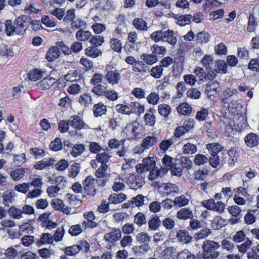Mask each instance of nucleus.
I'll list each match as a JSON object with an SVG mask.
<instances>
[{"mask_svg": "<svg viewBox=\"0 0 259 259\" xmlns=\"http://www.w3.org/2000/svg\"><path fill=\"white\" fill-rule=\"evenodd\" d=\"M122 133L129 140H139L145 135V127L142 124L134 121L128 123Z\"/></svg>", "mask_w": 259, "mask_h": 259, "instance_id": "f257e3e1", "label": "nucleus"}, {"mask_svg": "<svg viewBox=\"0 0 259 259\" xmlns=\"http://www.w3.org/2000/svg\"><path fill=\"white\" fill-rule=\"evenodd\" d=\"M221 247L219 242L213 240L207 239L203 242L202 245V256L204 259H215L220 255L218 249Z\"/></svg>", "mask_w": 259, "mask_h": 259, "instance_id": "f03ea898", "label": "nucleus"}, {"mask_svg": "<svg viewBox=\"0 0 259 259\" xmlns=\"http://www.w3.org/2000/svg\"><path fill=\"white\" fill-rule=\"evenodd\" d=\"M155 185L158 188L161 189L160 192L163 196H172L179 192L178 187L172 183H162L156 182Z\"/></svg>", "mask_w": 259, "mask_h": 259, "instance_id": "7ed1b4c3", "label": "nucleus"}, {"mask_svg": "<svg viewBox=\"0 0 259 259\" xmlns=\"http://www.w3.org/2000/svg\"><path fill=\"white\" fill-rule=\"evenodd\" d=\"M201 203L206 209L213 210L218 213H222L225 208V204L223 202L220 201H215L213 199L204 200Z\"/></svg>", "mask_w": 259, "mask_h": 259, "instance_id": "20e7f679", "label": "nucleus"}, {"mask_svg": "<svg viewBox=\"0 0 259 259\" xmlns=\"http://www.w3.org/2000/svg\"><path fill=\"white\" fill-rule=\"evenodd\" d=\"M155 161L153 157H147L142 160L141 163L138 164L136 166V169L138 173H143L145 171H150L155 167Z\"/></svg>", "mask_w": 259, "mask_h": 259, "instance_id": "39448f33", "label": "nucleus"}, {"mask_svg": "<svg viewBox=\"0 0 259 259\" xmlns=\"http://www.w3.org/2000/svg\"><path fill=\"white\" fill-rule=\"evenodd\" d=\"M126 183L132 189L137 190L141 188L145 183L144 179L139 175H130L127 178Z\"/></svg>", "mask_w": 259, "mask_h": 259, "instance_id": "423d86ee", "label": "nucleus"}, {"mask_svg": "<svg viewBox=\"0 0 259 259\" xmlns=\"http://www.w3.org/2000/svg\"><path fill=\"white\" fill-rule=\"evenodd\" d=\"M83 189L88 195H94L96 192L95 179L92 176H88L83 181Z\"/></svg>", "mask_w": 259, "mask_h": 259, "instance_id": "0eeeda50", "label": "nucleus"}, {"mask_svg": "<svg viewBox=\"0 0 259 259\" xmlns=\"http://www.w3.org/2000/svg\"><path fill=\"white\" fill-rule=\"evenodd\" d=\"M30 17L23 15L17 19V35H23L28 28Z\"/></svg>", "mask_w": 259, "mask_h": 259, "instance_id": "6e6552de", "label": "nucleus"}, {"mask_svg": "<svg viewBox=\"0 0 259 259\" xmlns=\"http://www.w3.org/2000/svg\"><path fill=\"white\" fill-rule=\"evenodd\" d=\"M105 78L109 84L114 85L119 83L121 76L120 72L117 70L114 69L107 71Z\"/></svg>", "mask_w": 259, "mask_h": 259, "instance_id": "1a4fd4ad", "label": "nucleus"}, {"mask_svg": "<svg viewBox=\"0 0 259 259\" xmlns=\"http://www.w3.org/2000/svg\"><path fill=\"white\" fill-rule=\"evenodd\" d=\"M83 217L87 221H83L82 225L85 229L94 228L97 226V223L94 221L95 215L92 211H86L83 213Z\"/></svg>", "mask_w": 259, "mask_h": 259, "instance_id": "9d476101", "label": "nucleus"}, {"mask_svg": "<svg viewBox=\"0 0 259 259\" xmlns=\"http://www.w3.org/2000/svg\"><path fill=\"white\" fill-rule=\"evenodd\" d=\"M70 125L77 130L85 129L88 128V125L78 115H73L69 119Z\"/></svg>", "mask_w": 259, "mask_h": 259, "instance_id": "9b49d317", "label": "nucleus"}, {"mask_svg": "<svg viewBox=\"0 0 259 259\" xmlns=\"http://www.w3.org/2000/svg\"><path fill=\"white\" fill-rule=\"evenodd\" d=\"M121 237V232L120 229L113 228L109 233L104 235V239L109 242L113 243L119 240Z\"/></svg>", "mask_w": 259, "mask_h": 259, "instance_id": "f8f14e48", "label": "nucleus"}, {"mask_svg": "<svg viewBox=\"0 0 259 259\" xmlns=\"http://www.w3.org/2000/svg\"><path fill=\"white\" fill-rule=\"evenodd\" d=\"M245 145L249 148L256 147L259 143V137L257 135L250 133L246 135L244 138Z\"/></svg>", "mask_w": 259, "mask_h": 259, "instance_id": "ddd939ff", "label": "nucleus"}, {"mask_svg": "<svg viewBox=\"0 0 259 259\" xmlns=\"http://www.w3.org/2000/svg\"><path fill=\"white\" fill-rule=\"evenodd\" d=\"M238 94V91L236 89L228 88L222 92V100L223 102L227 103L228 101L237 97Z\"/></svg>", "mask_w": 259, "mask_h": 259, "instance_id": "4468645a", "label": "nucleus"}, {"mask_svg": "<svg viewBox=\"0 0 259 259\" xmlns=\"http://www.w3.org/2000/svg\"><path fill=\"white\" fill-rule=\"evenodd\" d=\"M150 171L148 179L150 181L154 180L158 177H162L167 172L166 168H158L155 166Z\"/></svg>", "mask_w": 259, "mask_h": 259, "instance_id": "2eb2a0df", "label": "nucleus"}, {"mask_svg": "<svg viewBox=\"0 0 259 259\" xmlns=\"http://www.w3.org/2000/svg\"><path fill=\"white\" fill-rule=\"evenodd\" d=\"M155 110L154 109H149L145 114L144 119L145 124L149 126H153L156 123V117L155 116Z\"/></svg>", "mask_w": 259, "mask_h": 259, "instance_id": "dca6fc26", "label": "nucleus"}, {"mask_svg": "<svg viewBox=\"0 0 259 259\" xmlns=\"http://www.w3.org/2000/svg\"><path fill=\"white\" fill-rule=\"evenodd\" d=\"M163 41H165L172 46L177 44V37L172 30L164 31Z\"/></svg>", "mask_w": 259, "mask_h": 259, "instance_id": "f3484780", "label": "nucleus"}, {"mask_svg": "<svg viewBox=\"0 0 259 259\" xmlns=\"http://www.w3.org/2000/svg\"><path fill=\"white\" fill-rule=\"evenodd\" d=\"M60 54V49L57 46H53L51 47L47 51L46 58L48 61L51 62L57 59Z\"/></svg>", "mask_w": 259, "mask_h": 259, "instance_id": "a211bd4d", "label": "nucleus"}, {"mask_svg": "<svg viewBox=\"0 0 259 259\" xmlns=\"http://www.w3.org/2000/svg\"><path fill=\"white\" fill-rule=\"evenodd\" d=\"M112 157V153L110 152L109 149L107 148L103 152L99 153L96 155V160L101 164H106Z\"/></svg>", "mask_w": 259, "mask_h": 259, "instance_id": "6ab92c4d", "label": "nucleus"}, {"mask_svg": "<svg viewBox=\"0 0 259 259\" xmlns=\"http://www.w3.org/2000/svg\"><path fill=\"white\" fill-rule=\"evenodd\" d=\"M220 91V84L218 81L210 83L206 87V94L208 97L214 96Z\"/></svg>", "mask_w": 259, "mask_h": 259, "instance_id": "aec40b11", "label": "nucleus"}, {"mask_svg": "<svg viewBox=\"0 0 259 259\" xmlns=\"http://www.w3.org/2000/svg\"><path fill=\"white\" fill-rule=\"evenodd\" d=\"M177 238L178 240L185 244L190 243L192 237L189 234V233L185 230H180L177 233Z\"/></svg>", "mask_w": 259, "mask_h": 259, "instance_id": "412c9836", "label": "nucleus"}, {"mask_svg": "<svg viewBox=\"0 0 259 259\" xmlns=\"http://www.w3.org/2000/svg\"><path fill=\"white\" fill-rule=\"evenodd\" d=\"M193 213L190 208H183L179 210L177 213V217L181 220L192 219Z\"/></svg>", "mask_w": 259, "mask_h": 259, "instance_id": "4be33fe9", "label": "nucleus"}, {"mask_svg": "<svg viewBox=\"0 0 259 259\" xmlns=\"http://www.w3.org/2000/svg\"><path fill=\"white\" fill-rule=\"evenodd\" d=\"M55 79L52 77H46L37 82V86L42 90H48L55 83Z\"/></svg>", "mask_w": 259, "mask_h": 259, "instance_id": "5701e85b", "label": "nucleus"}, {"mask_svg": "<svg viewBox=\"0 0 259 259\" xmlns=\"http://www.w3.org/2000/svg\"><path fill=\"white\" fill-rule=\"evenodd\" d=\"M16 24V19L13 22L12 20L9 19L5 21L4 24L5 25V31L7 36H10L14 35L15 32V27L14 25Z\"/></svg>", "mask_w": 259, "mask_h": 259, "instance_id": "b1692460", "label": "nucleus"}, {"mask_svg": "<svg viewBox=\"0 0 259 259\" xmlns=\"http://www.w3.org/2000/svg\"><path fill=\"white\" fill-rule=\"evenodd\" d=\"M92 36V33L89 30L80 29L77 31L75 34L76 39L79 41H87L90 40Z\"/></svg>", "mask_w": 259, "mask_h": 259, "instance_id": "393cba45", "label": "nucleus"}, {"mask_svg": "<svg viewBox=\"0 0 259 259\" xmlns=\"http://www.w3.org/2000/svg\"><path fill=\"white\" fill-rule=\"evenodd\" d=\"M126 198V196L124 193H113L109 196L108 200L110 203L118 204L122 202Z\"/></svg>", "mask_w": 259, "mask_h": 259, "instance_id": "a878e982", "label": "nucleus"}, {"mask_svg": "<svg viewBox=\"0 0 259 259\" xmlns=\"http://www.w3.org/2000/svg\"><path fill=\"white\" fill-rule=\"evenodd\" d=\"M149 201L147 196H144L142 194H138L136 197L133 198L132 203L136 206L140 207L143 205H147Z\"/></svg>", "mask_w": 259, "mask_h": 259, "instance_id": "bb28decb", "label": "nucleus"}, {"mask_svg": "<svg viewBox=\"0 0 259 259\" xmlns=\"http://www.w3.org/2000/svg\"><path fill=\"white\" fill-rule=\"evenodd\" d=\"M141 59L144 62L149 65H152L153 64L156 63L158 61V58L155 55L152 54H143L141 56Z\"/></svg>", "mask_w": 259, "mask_h": 259, "instance_id": "cd10ccee", "label": "nucleus"}, {"mask_svg": "<svg viewBox=\"0 0 259 259\" xmlns=\"http://www.w3.org/2000/svg\"><path fill=\"white\" fill-rule=\"evenodd\" d=\"M158 138L154 136H148L142 140V143L144 146L149 149L158 142Z\"/></svg>", "mask_w": 259, "mask_h": 259, "instance_id": "c85d7f7f", "label": "nucleus"}, {"mask_svg": "<svg viewBox=\"0 0 259 259\" xmlns=\"http://www.w3.org/2000/svg\"><path fill=\"white\" fill-rule=\"evenodd\" d=\"M80 78L79 72L76 69L70 70L65 75L64 78L67 81L73 82L78 81Z\"/></svg>", "mask_w": 259, "mask_h": 259, "instance_id": "c756f323", "label": "nucleus"}, {"mask_svg": "<svg viewBox=\"0 0 259 259\" xmlns=\"http://www.w3.org/2000/svg\"><path fill=\"white\" fill-rule=\"evenodd\" d=\"M94 114L95 117H99L105 114L107 112L106 106L100 102L94 105Z\"/></svg>", "mask_w": 259, "mask_h": 259, "instance_id": "7c9ffc66", "label": "nucleus"}, {"mask_svg": "<svg viewBox=\"0 0 259 259\" xmlns=\"http://www.w3.org/2000/svg\"><path fill=\"white\" fill-rule=\"evenodd\" d=\"M227 222L225 219L221 216L215 217L211 223V227L214 230H218L226 226Z\"/></svg>", "mask_w": 259, "mask_h": 259, "instance_id": "2f4dec72", "label": "nucleus"}, {"mask_svg": "<svg viewBox=\"0 0 259 259\" xmlns=\"http://www.w3.org/2000/svg\"><path fill=\"white\" fill-rule=\"evenodd\" d=\"M54 162V160L52 158H44L36 163L34 167L36 169L42 170L47 167L53 165Z\"/></svg>", "mask_w": 259, "mask_h": 259, "instance_id": "473e14b6", "label": "nucleus"}, {"mask_svg": "<svg viewBox=\"0 0 259 259\" xmlns=\"http://www.w3.org/2000/svg\"><path fill=\"white\" fill-rule=\"evenodd\" d=\"M119 38L114 37L112 38L110 41L109 44L111 48L115 52L120 53L121 51L122 43Z\"/></svg>", "mask_w": 259, "mask_h": 259, "instance_id": "72a5a7b5", "label": "nucleus"}, {"mask_svg": "<svg viewBox=\"0 0 259 259\" xmlns=\"http://www.w3.org/2000/svg\"><path fill=\"white\" fill-rule=\"evenodd\" d=\"M171 111L170 106L166 104H161L158 106V112L162 117L167 118Z\"/></svg>", "mask_w": 259, "mask_h": 259, "instance_id": "f704fd0d", "label": "nucleus"}, {"mask_svg": "<svg viewBox=\"0 0 259 259\" xmlns=\"http://www.w3.org/2000/svg\"><path fill=\"white\" fill-rule=\"evenodd\" d=\"M53 242V238L51 234L49 233H44L42 234L40 240L36 242V244L38 246H40L42 244H50Z\"/></svg>", "mask_w": 259, "mask_h": 259, "instance_id": "c9c22d12", "label": "nucleus"}, {"mask_svg": "<svg viewBox=\"0 0 259 259\" xmlns=\"http://www.w3.org/2000/svg\"><path fill=\"white\" fill-rule=\"evenodd\" d=\"M127 28L124 24H120L114 31L113 35L118 38H123L126 35Z\"/></svg>", "mask_w": 259, "mask_h": 259, "instance_id": "e433bc0d", "label": "nucleus"}, {"mask_svg": "<svg viewBox=\"0 0 259 259\" xmlns=\"http://www.w3.org/2000/svg\"><path fill=\"white\" fill-rule=\"evenodd\" d=\"M15 193L12 190L5 191L3 195V203L5 206H9L10 203L14 200Z\"/></svg>", "mask_w": 259, "mask_h": 259, "instance_id": "4c0bfd02", "label": "nucleus"}, {"mask_svg": "<svg viewBox=\"0 0 259 259\" xmlns=\"http://www.w3.org/2000/svg\"><path fill=\"white\" fill-rule=\"evenodd\" d=\"M49 181L52 184H56V186L61 189L65 187L67 182L65 178L62 176L56 177L54 179H50Z\"/></svg>", "mask_w": 259, "mask_h": 259, "instance_id": "58836bf2", "label": "nucleus"}, {"mask_svg": "<svg viewBox=\"0 0 259 259\" xmlns=\"http://www.w3.org/2000/svg\"><path fill=\"white\" fill-rule=\"evenodd\" d=\"M177 252L176 247L174 246L166 247L160 253V256L163 259H170L172 254Z\"/></svg>", "mask_w": 259, "mask_h": 259, "instance_id": "ea45409f", "label": "nucleus"}, {"mask_svg": "<svg viewBox=\"0 0 259 259\" xmlns=\"http://www.w3.org/2000/svg\"><path fill=\"white\" fill-rule=\"evenodd\" d=\"M84 151V145L82 144H77L73 146L70 154L73 157H77L83 153Z\"/></svg>", "mask_w": 259, "mask_h": 259, "instance_id": "a19ab883", "label": "nucleus"}, {"mask_svg": "<svg viewBox=\"0 0 259 259\" xmlns=\"http://www.w3.org/2000/svg\"><path fill=\"white\" fill-rule=\"evenodd\" d=\"M173 144V139L171 138L163 140L159 144V149L161 152L164 153L171 147Z\"/></svg>", "mask_w": 259, "mask_h": 259, "instance_id": "79ce46f5", "label": "nucleus"}, {"mask_svg": "<svg viewBox=\"0 0 259 259\" xmlns=\"http://www.w3.org/2000/svg\"><path fill=\"white\" fill-rule=\"evenodd\" d=\"M177 112L183 115H188L192 112L190 106L186 103H182L177 108Z\"/></svg>", "mask_w": 259, "mask_h": 259, "instance_id": "37998d69", "label": "nucleus"}, {"mask_svg": "<svg viewBox=\"0 0 259 259\" xmlns=\"http://www.w3.org/2000/svg\"><path fill=\"white\" fill-rule=\"evenodd\" d=\"M206 148L208 152L212 155L217 154L221 152L223 147L219 143H210L206 145Z\"/></svg>", "mask_w": 259, "mask_h": 259, "instance_id": "c03bdc74", "label": "nucleus"}, {"mask_svg": "<svg viewBox=\"0 0 259 259\" xmlns=\"http://www.w3.org/2000/svg\"><path fill=\"white\" fill-rule=\"evenodd\" d=\"M134 27L139 30H147V23L141 18H136L133 22Z\"/></svg>", "mask_w": 259, "mask_h": 259, "instance_id": "a18cd8bd", "label": "nucleus"}, {"mask_svg": "<svg viewBox=\"0 0 259 259\" xmlns=\"http://www.w3.org/2000/svg\"><path fill=\"white\" fill-rule=\"evenodd\" d=\"M189 202V199L187 198L185 195H181L180 196L176 197L174 199V205L179 207L187 205Z\"/></svg>", "mask_w": 259, "mask_h": 259, "instance_id": "49530a36", "label": "nucleus"}, {"mask_svg": "<svg viewBox=\"0 0 259 259\" xmlns=\"http://www.w3.org/2000/svg\"><path fill=\"white\" fill-rule=\"evenodd\" d=\"M192 16L190 14L182 15L177 18L176 23L180 26H184L191 22Z\"/></svg>", "mask_w": 259, "mask_h": 259, "instance_id": "de8ad7c7", "label": "nucleus"}, {"mask_svg": "<svg viewBox=\"0 0 259 259\" xmlns=\"http://www.w3.org/2000/svg\"><path fill=\"white\" fill-rule=\"evenodd\" d=\"M210 35L205 31H201L197 34L196 41L199 44H206L209 40Z\"/></svg>", "mask_w": 259, "mask_h": 259, "instance_id": "09e8293b", "label": "nucleus"}, {"mask_svg": "<svg viewBox=\"0 0 259 259\" xmlns=\"http://www.w3.org/2000/svg\"><path fill=\"white\" fill-rule=\"evenodd\" d=\"M182 150L185 154H193L196 152L197 149L195 145L187 143L183 146Z\"/></svg>", "mask_w": 259, "mask_h": 259, "instance_id": "8fccbe9b", "label": "nucleus"}, {"mask_svg": "<svg viewBox=\"0 0 259 259\" xmlns=\"http://www.w3.org/2000/svg\"><path fill=\"white\" fill-rule=\"evenodd\" d=\"M209 171L205 168L199 169L194 173V179L197 181L203 180L208 175Z\"/></svg>", "mask_w": 259, "mask_h": 259, "instance_id": "3c124183", "label": "nucleus"}, {"mask_svg": "<svg viewBox=\"0 0 259 259\" xmlns=\"http://www.w3.org/2000/svg\"><path fill=\"white\" fill-rule=\"evenodd\" d=\"M108 168V166L106 164H101L100 166L96 171V176L98 178H106L107 177V172L106 171Z\"/></svg>", "mask_w": 259, "mask_h": 259, "instance_id": "603ef678", "label": "nucleus"}, {"mask_svg": "<svg viewBox=\"0 0 259 259\" xmlns=\"http://www.w3.org/2000/svg\"><path fill=\"white\" fill-rule=\"evenodd\" d=\"M213 70L218 73H226L227 65L226 62L223 60L216 61Z\"/></svg>", "mask_w": 259, "mask_h": 259, "instance_id": "864d4df0", "label": "nucleus"}, {"mask_svg": "<svg viewBox=\"0 0 259 259\" xmlns=\"http://www.w3.org/2000/svg\"><path fill=\"white\" fill-rule=\"evenodd\" d=\"M221 246H222V248L224 250L229 252H232L234 249L235 245L229 239L226 238L222 240Z\"/></svg>", "mask_w": 259, "mask_h": 259, "instance_id": "5fc2aeb1", "label": "nucleus"}, {"mask_svg": "<svg viewBox=\"0 0 259 259\" xmlns=\"http://www.w3.org/2000/svg\"><path fill=\"white\" fill-rule=\"evenodd\" d=\"M150 75L155 78H160L163 74V69L161 66L156 65L155 67H153L150 70Z\"/></svg>", "mask_w": 259, "mask_h": 259, "instance_id": "6e6d98bb", "label": "nucleus"}, {"mask_svg": "<svg viewBox=\"0 0 259 259\" xmlns=\"http://www.w3.org/2000/svg\"><path fill=\"white\" fill-rule=\"evenodd\" d=\"M115 109L119 113L130 115L132 113V107L130 105L117 104L115 106Z\"/></svg>", "mask_w": 259, "mask_h": 259, "instance_id": "4d7b16f0", "label": "nucleus"}, {"mask_svg": "<svg viewBox=\"0 0 259 259\" xmlns=\"http://www.w3.org/2000/svg\"><path fill=\"white\" fill-rule=\"evenodd\" d=\"M85 54L93 58H96L101 54V51L95 47H89L85 50Z\"/></svg>", "mask_w": 259, "mask_h": 259, "instance_id": "13d9d810", "label": "nucleus"}, {"mask_svg": "<svg viewBox=\"0 0 259 259\" xmlns=\"http://www.w3.org/2000/svg\"><path fill=\"white\" fill-rule=\"evenodd\" d=\"M42 76V72L38 69H34L30 71L29 78L33 81H35L40 79Z\"/></svg>", "mask_w": 259, "mask_h": 259, "instance_id": "bf43d9fd", "label": "nucleus"}, {"mask_svg": "<svg viewBox=\"0 0 259 259\" xmlns=\"http://www.w3.org/2000/svg\"><path fill=\"white\" fill-rule=\"evenodd\" d=\"M89 42L95 47L101 46L104 42V38L101 35H94L90 37Z\"/></svg>", "mask_w": 259, "mask_h": 259, "instance_id": "052dcab7", "label": "nucleus"}, {"mask_svg": "<svg viewBox=\"0 0 259 259\" xmlns=\"http://www.w3.org/2000/svg\"><path fill=\"white\" fill-rule=\"evenodd\" d=\"M151 50L152 53L155 55L156 56L159 55H164L166 53V49L164 46H159L156 44L151 46Z\"/></svg>", "mask_w": 259, "mask_h": 259, "instance_id": "680f3d73", "label": "nucleus"}, {"mask_svg": "<svg viewBox=\"0 0 259 259\" xmlns=\"http://www.w3.org/2000/svg\"><path fill=\"white\" fill-rule=\"evenodd\" d=\"M162 162L164 166L161 168H166L167 172L170 168H172L175 164L173 162V158L166 154L162 159Z\"/></svg>", "mask_w": 259, "mask_h": 259, "instance_id": "e2e57ef3", "label": "nucleus"}, {"mask_svg": "<svg viewBox=\"0 0 259 259\" xmlns=\"http://www.w3.org/2000/svg\"><path fill=\"white\" fill-rule=\"evenodd\" d=\"M30 179L31 180L30 185L36 188H41L43 182L42 181V178L40 176H31Z\"/></svg>", "mask_w": 259, "mask_h": 259, "instance_id": "0e129e2a", "label": "nucleus"}, {"mask_svg": "<svg viewBox=\"0 0 259 259\" xmlns=\"http://www.w3.org/2000/svg\"><path fill=\"white\" fill-rule=\"evenodd\" d=\"M132 112L134 111L137 114H141L145 111L144 106L138 102H132L130 104Z\"/></svg>", "mask_w": 259, "mask_h": 259, "instance_id": "69168bd1", "label": "nucleus"}, {"mask_svg": "<svg viewBox=\"0 0 259 259\" xmlns=\"http://www.w3.org/2000/svg\"><path fill=\"white\" fill-rule=\"evenodd\" d=\"M208 161V158L202 154H197L195 155L194 159V163L196 165L200 166L206 163Z\"/></svg>", "mask_w": 259, "mask_h": 259, "instance_id": "338daca9", "label": "nucleus"}, {"mask_svg": "<svg viewBox=\"0 0 259 259\" xmlns=\"http://www.w3.org/2000/svg\"><path fill=\"white\" fill-rule=\"evenodd\" d=\"M80 169V165L79 163L72 164L69 168L68 176L71 178L76 177L79 174Z\"/></svg>", "mask_w": 259, "mask_h": 259, "instance_id": "774afa93", "label": "nucleus"}]
</instances>
